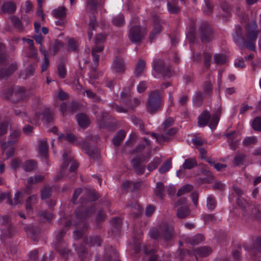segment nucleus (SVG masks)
I'll return each instance as SVG.
<instances>
[{"label": "nucleus", "mask_w": 261, "mask_h": 261, "mask_svg": "<svg viewBox=\"0 0 261 261\" xmlns=\"http://www.w3.org/2000/svg\"><path fill=\"white\" fill-rule=\"evenodd\" d=\"M95 209L94 205L90 207L79 206L74 212L76 219L79 221V223L73 222L72 223L71 220H67L66 218H62L59 220V223L60 225H64L66 227H69L72 224L77 228L81 226L80 229H76L73 232L74 239L79 240L84 236L89 226V224L84 221V220L90 217L95 211Z\"/></svg>", "instance_id": "f257e3e1"}, {"label": "nucleus", "mask_w": 261, "mask_h": 261, "mask_svg": "<svg viewBox=\"0 0 261 261\" xmlns=\"http://www.w3.org/2000/svg\"><path fill=\"white\" fill-rule=\"evenodd\" d=\"M150 238L155 240L161 239L165 241L171 240L174 237V228L172 224L163 221L159 225V229L153 227L149 231Z\"/></svg>", "instance_id": "f03ea898"}, {"label": "nucleus", "mask_w": 261, "mask_h": 261, "mask_svg": "<svg viewBox=\"0 0 261 261\" xmlns=\"http://www.w3.org/2000/svg\"><path fill=\"white\" fill-rule=\"evenodd\" d=\"M5 46L0 43V66L7 65L9 62L5 55ZM17 65L16 63H12L6 69L0 68V79H7L14 73L17 69Z\"/></svg>", "instance_id": "7ed1b4c3"}, {"label": "nucleus", "mask_w": 261, "mask_h": 261, "mask_svg": "<svg viewBox=\"0 0 261 261\" xmlns=\"http://www.w3.org/2000/svg\"><path fill=\"white\" fill-rule=\"evenodd\" d=\"M66 232V230L65 228H62L57 232L56 236V248L62 257L67 259L70 253V250L67 249L66 242L63 240Z\"/></svg>", "instance_id": "20e7f679"}, {"label": "nucleus", "mask_w": 261, "mask_h": 261, "mask_svg": "<svg viewBox=\"0 0 261 261\" xmlns=\"http://www.w3.org/2000/svg\"><path fill=\"white\" fill-rule=\"evenodd\" d=\"M163 101L162 97L158 91L152 92L147 101V111L150 114L156 112L160 109Z\"/></svg>", "instance_id": "39448f33"}, {"label": "nucleus", "mask_w": 261, "mask_h": 261, "mask_svg": "<svg viewBox=\"0 0 261 261\" xmlns=\"http://www.w3.org/2000/svg\"><path fill=\"white\" fill-rule=\"evenodd\" d=\"M152 68L158 74L164 77H170L172 75L171 67L170 65H166L164 61L161 59L155 58L152 62Z\"/></svg>", "instance_id": "423d86ee"}, {"label": "nucleus", "mask_w": 261, "mask_h": 261, "mask_svg": "<svg viewBox=\"0 0 261 261\" xmlns=\"http://www.w3.org/2000/svg\"><path fill=\"white\" fill-rule=\"evenodd\" d=\"M146 34L145 29L142 28L139 25H134L129 29L128 35L132 42L140 43Z\"/></svg>", "instance_id": "0eeeda50"}, {"label": "nucleus", "mask_w": 261, "mask_h": 261, "mask_svg": "<svg viewBox=\"0 0 261 261\" xmlns=\"http://www.w3.org/2000/svg\"><path fill=\"white\" fill-rule=\"evenodd\" d=\"M199 36L201 42L206 43L212 41L213 38V32L207 22L202 23L199 29Z\"/></svg>", "instance_id": "6e6552de"}, {"label": "nucleus", "mask_w": 261, "mask_h": 261, "mask_svg": "<svg viewBox=\"0 0 261 261\" xmlns=\"http://www.w3.org/2000/svg\"><path fill=\"white\" fill-rule=\"evenodd\" d=\"M147 158V155L140 154L137 155L131 161L133 167L138 174H143L145 172V165L142 164L145 162Z\"/></svg>", "instance_id": "1a4fd4ad"}, {"label": "nucleus", "mask_w": 261, "mask_h": 261, "mask_svg": "<svg viewBox=\"0 0 261 261\" xmlns=\"http://www.w3.org/2000/svg\"><path fill=\"white\" fill-rule=\"evenodd\" d=\"M78 144L82 147L85 153L88 154L90 158L94 160H98L99 156V152L97 149L94 148L91 144L86 141L79 142Z\"/></svg>", "instance_id": "9d476101"}, {"label": "nucleus", "mask_w": 261, "mask_h": 261, "mask_svg": "<svg viewBox=\"0 0 261 261\" xmlns=\"http://www.w3.org/2000/svg\"><path fill=\"white\" fill-rule=\"evenodd\" d=\"M153 29L149 35V40L152 42L156 35L160 33L162 29V24L163 20H162L159 16L153 15Z\"/></svg>", "instance_id": "9b49d317"}, {"label": "nucleus", "mask_w": 261, "mask_h": 261, "mask_svg": "<svg viewBox=\"0 0 261 261\" xmlns=\"http://www.w3.org/2000/svg\"><path fill=\"white\" fill-rule=\"evenodd\" d=\"M257 37V32L253 30H249L247 33V41H244L245 47L251 50L255 49V42Z\"/></svg>", "instance_id": "f8f14e48"}, {"label": "nucleus", "mask_w": 261, "mask_h": 261, "mask_svg": "<svg viewBox=\"0 0 261 261\" xmlns=\"http://www.w3.org/2000/svg\"><path fill=\"white\" fill-rule=\"evenodd\" d=\"M20 132L19 130H15L10 135L9 140L7 142L2 143L1 142V148L4 152V150L9 146L14 144L17 141V138L20 136Z\"/></svg>", "instance_id": "ddd939ff"}, {"label": "nucleus", "mask_w": 261, "mask_h": 261, "mask_svg": "<svg viewBox=\"0 0 261 261\" xmlns=\"http://www.w3.org/2000/svg\"><path fill=\"white\" fill-rule=\"evenodd\" d=\"M112 68L116 73H124L125 70V65L124 60L121 58L116 57L113 61Z\"/></svg>", "instance_id": "4468645a"}, {"label": "nucleus", "mask_w": 261, "mask_h": 261, "mask_svg": "<svg viewBox=\"0 0 261 261\" xmlns=\"http://www.w3.org/2000/svg\"><path fill=\"white\" fill-rule=\"evenodd\" d=\"M103 49V46L101 44H95L92 49V55L93 56V61L94 65L91 67L93 71L96 70L99 62V55L98 53L101 52Z\"/></svg>", "instance_id": "2eb2a0df"}, {"label": "nucleus", "mask_w": 261, "mask_h": 261, "mask_svg": "<svg viewBox=\"0 0 261 261\" xmlns=\"http://www.w3.org/2000/svg\"><path fill=\"white\" fill-rule=\"evenodd\" d=\"M30 95L29 90L26 89L24 87H17L14 90V96L16 100H24Z\"/></svg>", "instance_id": "dca6fc26"}, {"label": "nucleus", "mask_w": 261, "mask_h": 261, "mask_svg": "<svg viewBox=\"0 0 261 261\" xmlns=\"http://www.w3.org/2000/svg\"><path fill=\"white\" fill-rule=\"evenodd\" d=\"M211 118V115L208 111L204 110L198 118V124L200 127H203L207 125Z\"/></svg>", "instance_id": "f3484780"}, {"label": "nucleus", "mask_w": 261, "mask_h": 261, "mask_svg": "<svg viewBox=\"0 0 261 261\" xmlns=\"http://www.w3.org/2000/svg\"><path fill=\"white\" fill-rule=\"evenodd\" d=\"M84 241L90 246H100L102 243V240L99 236L93 235L84 238Z\"/></svg>", "instance_id": "a211bd4d"}, {"label": "nucleus", "mask_w": 261, "mask_h": 261, "mask_svg": "<svg viewBox=\"0 0 261 261\" xmlns=\"http://www.w3.org/2000/svg\"><path fill=\"white\" fill-rule=\"evenodd\" d=\"M205 98H206V97L204 96L201 91H198L196 92L192 97L193 105L196 108L200 107L202 105Z\"/></svg>", "instance_id": "6ab92c4d"}, {"label": "nucleus", "mask_w": 261, "mask_h": 261, "mask_svg": "<svg viewBox=\"0 0 261 261\" xmlns=\"http://www.w3.org/2000/svg\"><path fill=\"white\" fill-rule=\"evenodd\" d=\"M1 236L6 238L12 237L15 233V229L11 223L6 226L0 227Z\"/></svg>", "instance_id": "aec40b11"}, {"label": "nucleus", "mask_w": 261, "mask_h": 261, "mask_svg": "<svg viewBox=\"0 0 261 261\" xmlns=\"http://www.w3.org/2000/svg\"><path fill=\"white\" fill-rule=\"evenodd\" d=\"M9 19L11 20L14 28L18 32H21L24 31V28L22 22L18 17L16 15H13L10 16Z\"/></svg>", "instance_id": "412c9836"}, {"label": "nucleus", "mask_w": 261, "mask_h": 261, "mask_svg": "<svg viewBox=\"0 0 261 261\" xmlns=\"http://www.w3.org/2000/svg\"><path fill=\"white\" fill-rule=\"evenodd\" d=\"M221 114V111L220 109H218L216 111V113L213 114L210 118L208 126L212 129H214L216 127L219 122Z\"/></svg>", "instance_id": "4be33fe9"}, {"label": "nucleus", "mask_w": 261, "mask_h": 261, "mask_svg": "<svg viewBox=\"0 0 261 261\" xmlns=\"http://www.w3.org/2000/svg\"><path fill=\"white\" fill-rule=\"evenodd\" d=\"M191 213L190 210L187 205L180 206L177 210L176 216L179 219H182L188 217Z\"/></svg>", "instance_id": "5701e85b"}, {"label": "nucleus", "mask_w": 261, "mask_h": 261, "mask_svg": "<svg viewBox=\"0 0 261 261\" xmlns=\"http://www.w3.org/2000/svg\"><path fill=\"white\" fill-rule=\"evenodd\" d=\"M38 146V152L39 154L44 158H47L48 153V146L46 140H40Z\"/></svg>", "instance_id": "b1692460"}, {"label": "nucleus", "mask_w": 261, "mask_h": 261, "mask_svg": "<svg viewBox=\"0 0 261 261\" xmlns=\"http://www.w3.org/2000/svg\"><path fill=\"white\" fill-rule=\"evenodd\" d=\"M107 261H120L119 258V253L117 250L111 247L106 253Z\"/></svg>", "instance_id": "393cba45"}, {"label": "nucleus", "mask_w": 261, "mask_h": 261, "mask_svg": "<svg viewBox=\"0 0 261 261\" xmlns=\"http://www.w3.org/2000/svg\"><path fill=\"white\" fill-rule=\"evenodd\" d=\"M178 0H168L167 7L170 13L176 14L179 11L180 8L178 6Z\"/></svg>", "instance_id": "a878e982"}, {"label": "nucleus", "mask_w": 261, "mask_h": 261, "mask_svg": "<svg viewBox=\"0 0 261 261\" xmlns=\"http://www.w3.org/2000/svg\"><path fill=\"white\" fill-rule=\"evenodd\" d=\"M1 9L4 13L11 14L15 11L16 7L13 2H9L4 4L1 7Z\"/></svg>", "instance_id": "bb28decb"}, {"label": "nucleus", "mask_w": 261, "mask_h": 261, "mask_svg": "<svg viewBox=\"0 0 261 261\" xmlns=\"http://www.w3.org/2000/svg\"><path fill=\"white\" fill-rule=\"evenodd\" d=\"M165 190V186L162 182H158L156 185V188L154 193L155 195L161 199H163L165 195L164 191Z\"/></svg>", "instance_id": "cd10ccee"}, {"label": "nucleus", "mask_w": 261, "mask_h": 261, "mask_svg": "<svg viewBox=\"0 0 261 261\" xmlns=\"http://www.w3.org/2000/svg\"><path fill=\"white\" fill-rule=\"evenodd\" d=\"M126 136V133L124 130H120L118 131L113 139V143L116 146H118L120 145L121 142L123 140Z\"/></svg>", "instance_id": "c85d7f7f"}, {"label": "nucleus", "mask_w": 261, "mask_h": 261, "mask_svg": "<svg viewBox=\"0 0 261 261\" xmlns=\"http://www.w3.org/2000/svg\"><path fill=\"white\" fill-rule=\"evenodd\" d=\"M202 89L203 90V94L206 97H210L211 96L213 91V85L210 81H205L202 85Z\"/></svg>", "instance_id": "c756f323"}, {"label": "nucleus", "mask_w": 261, "mask_h": 261, "mask_svg": "<svg viewBox=\"0 0 261 261\" xmlns=\"http://www.w3.org/2000/svg\"><path fill=\"white\" fill-rule=\"evenodd\" d=\"M144 142L140 143L136 148L133 151V153H142L144 152L145 150L147 147L150 145L149 141L146 138H143Z\"/></svg>", "instance_id": "7c9ffc66"}, {"label": "nucleus", "mask_w": 261, "mask_h": 261, "mask_svg": "<svg viewBox=\"0 0 261 261\" xmlns=\"http://www.w3.org/2000/svg\"><path fill=\"white\" fill-rule=\"evenodd\" d=\"M146 66V63L144 60L140 59L138 60L136 67L134 73L137 76H140L143 73Z\"/></svg>", "instance_id": "2f4dec72"}, {"label": "nucleus", "mask_w": 261, "mask_h": 261, "mask_svg": "<svg viewBox=\"0 0 261 261\" xmlns=\"http://www.w3.org/2000/svg\"><path fill=\"white\" fill-rule=\"evenodd\" d=\"M37 196L33 195L29 197L26 201L25 208L28 213L32 211V206L37 203Z\"/></svg>", "instance_id": "473e14b6"}, {"label": "nucleus", "mask_w": 261, "mask_h": 261, "mask_svg": "<svg viewBox=\"0 0 261 261\" xmlns=\"http://www.w3.org/2000/svg\"><path fill=\"white\" fill-rule=\"evenodd\" d=\"M78 124L82 127H86L89 125V120L87 116L84 114H79L76 115Z\"/></svg>", "instance_id": "72a5a7b5"}, {"label": "nucleus", "mask_w": 261, "mask_h": 261, "mask_svg": "<svg viewBox=\"0 0 261 261\" xmlns=\"http://www.w3.org/2000/svg\"><path fill=\"white\" fill-rule=\"evenodd\" d=\"M127 208L132 212V216L137 217L140 213L141 210V206L137 202H132L127 205Z\"/></svg>", "instance_id": "f704fd0d"}, {"label": "nucleus", "mask_w": 261, "mask_h": 261, "mask_svg": "<svg viewBox=\"0 0 261 261\" xmlns=\"http://www.w3.org/2000/svg\"><path fill=\"white\" fill-rule=\"evenodd\" d=\"M247 157V155L243 153H237L234 157V165L237 166L244 165Z\"/></svg>", "instance_id": "c9c22d12"}, {"label": "nucleus", "mask_w": 261, "mask_h": 261, "mask_svg": "<svg viewBox=\"0 0 261 261\" xmlns=\"http://www.w3.org/2000/svg\"><path fill=\"white\" fill-rule=\"evenodd\" d=\"M158 250L156 249H148L146 247H144L143 249V252L146 254H152L149 258V261H160L161 259L158 255L153 254L157 252Z\"/></svg>", "instance_id": "e433bc0d"}, {"label": "nucleus", "mask_w": 261, "mask_h": 261, "mask_svg": "<svg viewBox=\"0 0 261 261\" xmlns=\"http://www.w3.org/2000/svg\"><path fill=\"white\" fill-rule=\"evenodd\" d=\"M44 179V176L40 175H35L29 178L27 182V188L30 189L32 185L40 182Z\"/></svg>", "instance_id": "4c0bfd02"}, {"label": "nucleus", "mask_w": 261, "mask_h": 261, "mask_svg": "<svg viewBox=\"0 0 261 261\" xmlns=\"http://www.w3.org/2000/svg\"><path fill=\"white\" fill-rule=\"evenodd\" d=\"M36 166V163L33 160H27L24 162L22 165V167L26 172H30L33 170Z\"/></svg>", "instance_id": "58836bf2"}, {"label": "nucleus", "mask_w": 261, "mask_h": 261, "mask_svg": "<svg viewBox=\"0 0 261 261\" xmlns=\"http://www.w3.org/2000/svg\"><path fill=\"white\" fill-rule=\"evenodd\" d=\"M42 119L45 121L46 123H50L54 120L53 113L49 109H45L42 112Z\"/></svg>", "instance_id": "ea45409f"}, {"label": "nucleus", "mask_w": 261, "mask_h": 261, "mask_svg": "<svg viewBox=\"0 0 261 261\" xmlns=\"http://www.w3.org/2000/svg\"><path fill=\"white\" fill-rule=\"evenodd\" d=\"M197 163L195 159L189 158L185 160L182 164V167L184 169H191L192 168L197 166Z\"/></svg>", "instance_id": "a19ab883"}, {"label": "nucleus", "mask_w": 261, "mask_h": 261, "mask_svg": "<svg viewBox=\"0 0 261 261\" xmlns=\"http://www.w3.org/2000/svg\"><path fill=\"white\" fill-rule=\"evenodd\" d=\"M79 42L75 40L70 38L68 41L67 49L69 51H77L79 48Z\"/></svg>", "instance_id": "79ce46f5"}, {"label": "nucleus", "mask_w": 261, "mask_h": 261, "mask_svg": "<svg viewBox=\"0 0 261 261\" xmlns=\"http://www.w3.org/2000/svg\"><path fill=\"white\" fill-rule=\"evenodd\" d=\"M73 246H75V250L79 254V256L82 260H83L86 257L88 252L87 248L82 245L80 246H75V245L73 244Z\"/></svg>", "instance_id": "37998d69"}, {"label": "nucleus", "mask_w": 261, "mask_h": 261, "mask_svg": "<svg viewBox=\"0 0 261 261\" xmlns=\"http://www.w3.org/2000/svg\"><path fill=\"white\" fill-rule=\"evenodd\" d=\"M211 252L212 250L208 247H202L196 250L197 254L201 257H205L208 255Z\"/></svg>", "instance_id": "c03bdc74"}, {"label": "nucleus", "mask_w": 261, "mask_h": 261, "mask_svg": "<svg viewBox=\"0 0 261 261\" xmlns=\"http://www.w3.org/2000/svg\"><path fill=\"white\" fill-rule=\"evenodd\" d=\"M162 162V160L157 156H155L153 158V160L152 162H151L147 167V169L149 171H151L154 169H155L158 166L161 164Z\"/></svg>", "instance_id": "a18cd8bd"}, {"label": "nucleus", "mask_w": 261, "mask_h": 261, "mask_svg": "<svg viewBox=\"0 0 261 261\" xmlns=\"http://www.w3.org/2000/svg\"><path fill=\"white\" fill-rule=\"evenodd\" d=\"M214 61L218 65L224 64L227 61V57L223 54H216L214 57Z\"/></svg>", "instance_id": "49530a36"}, {"label": "nucleus", "mask_w": 261, "mask_h": 261, "mask_svg": "<svg viewBox=\"0 0 261 261\" xmlns=\"http://www.w3.org/2000/svg\"><path fill=\"white\" fill-rule=\"evenodd\" d=\"M66 10L64 7H59L58 9L54 10V16L60 19H64L66 16Z\"/></svg>", "instance_id": "de8ad7c7"}, {"label": "nucleus", "mask_w": 261, "mask_h": 261, "mask_svg": "<svg viewBox=\"0 0 261 261\" xmlns=\"http://www.w3.org/2000/svg\"><path fill=\"white\" fill-rule=\"evenodd\" d=\"M204 240V236L201 234H197L189 239V243L192 245H196L202 242Z\"/></svg>", "instance_id": "09e8293b"}, {"label": "nucleus", "mask_w": 261, "mask_h": 261, "mask_svg": "<svg viewBox=\"0 0 261 261\" xmlns=\"http://www.w3.org/2000/svg\"><path fill=\"white\" fill-rule=\"evenodd\" d=\"M193 187L190 185H186L181 187L177 193V196L178 197L181 196L186 193H188L192 191Z\"/></svg>", "instance_id": "8fccbe9b"}, {"label": "nucleus", "mask_w": 261, "mask_h": 261, "mask_svg": "<svg viewBox=\"0 0 261 261\" xmlns=\"http://www.w3.org/2000/svg\"><path fill=\"white\" fill-rule=\"evenodd\" d=\"M85 92L88 98L92 99L93 102H99L101 101V98L93 92L91 90H86Z\"/></svg>", "instance_id": "3c124183"}, {"label": "nucleus", "mask_w": 261, "mask_h": 261, "mask_svg": "<svg viewBox=\"0 0 261 261\" xmlns=\"http://www.w3.org/2000/svg\"><path fill=\"white\" fill-rule=\"evenodd\" d=\"M25 231L28 233V236L32 239L36 241V235L37 233V228L34 229L32 226H28L24 228Z\"/></svg>", "instance_id": "603ef678"}, {"label": "nucleus", "mask_w": 261, "mask_h": 261, "mask_svg": "<svg viewBox=\"0 0 261 261\" xmlns=\"http://www.w3.org/2000/svg\"><path fill=\"white\" fill-rule=\"evenodd\" d=\"M216 201L213 196L210 195L207 197L206 206L208 209L211 211L213 210L216 206Z\"/></svg>", "instance_id": "864d4df0"}, {"label": "nucleus", "mask_w": 261, "mask_h": 261, "mask_svg": "<svg viewBox=\"0 0 261 261\" xmlns=\"http://www.w3.org/2000/svg\"><path fill=\"white\" fill-rule=\"evenodd\" d=\"M205 6L203 7V11L205 15H210L213 11V6L209 0H204Z\"/></svg>", "instance_id": "5fc2aeb1"}, {"label": "nucleus", "mask_w": 261, "mask_h": 261, "mask_svg": "<svg viewBox=\"0 0 261 261\" xmlns=\"http://www.w3.org/2000/svg\"><path fill=\"white\" fill-rule=\"evenodd\" d=\"M58 74L61 79H64L66 75V70L63 63H60L57 67Z\"/></svg>", "instance_id": "6e6d98bb"}, {"label": "nucleus", "mask_w": 261, "mask_h": 261, "mask_svg": "<svg viewBox=\"0 0 261 261\" xmlns=\"http://www.w3.org/2000/svg\"><path fill=\"white\" fill-rule=\"evenodd\" d=\"M9 125V123L7 120H4L0 122V136L7 133Z\"/></svg>", "instance_id": "4d7b16f0"}, {"label": "nucleus", "mask_w": 261, "mask_h": 261, "mask_svg": "<svg viewBox=\"0 0 261 261\" xmlns=\"http://www.w3.org/2000/svg\"><path fill=\"white\" fill-rule=\"evenodd\" d=\"M140 100L137 98H134L132 100L129 99L127 100L125 102V105L129 108V109H134L136 107L140 104Z\"/></svg>", "instance_id": "13d9d810"}, {"label": "nucleus", "mask_w": 261, "mask_h": 261, "mask_svg": "<svg viewBox=\"0 0 261 261\" xmlns=\"http://www.w3.org/2000/svg\"><path fill=\"white\" fill-rule=\"evenodd\" d=\"M256 142L257 138L254 136L246 137L243 140V144L246 146L255 144Z\"/></svg>", "instance_id": "bf43d9fd"}, {"label": "nucleus", "mask_w": 261, "mask_h": 261, "mask_svg": "<svg viewBox=\"0 0 261 261\" xmlns=\"http://www.w3.org/2000/svg\"><path fill=\"white\" fill-rule=\"evenodd\" d=\"M112 22L113 24L116 26H121L124 22V16L122 15L117 16L113 19Z\"/></svg>", "instance_id": "052dcab7"}, {"label": "nucleus", "mask_w": 261, "mask_h": 261, "mask_svg": "<svg viewBox=\"0 0 261 261\" xmlns=\"http://www.w3.org/2000/svg\"><path fill=\"white\" fill-rule=\"evenodd\" d=\"M252 126L254 130L261 131V117H256L252 122Z\"/></svg>", "instance_id": "680f3d73"}, {"label": "nucleus", "mask_w": 261, "mask_h": 261, "mask_svg": "<svg viewBox=\"0 0 261 261\" xmlns=\"http://www.w3.org/2000/svg\"><path fill=\"white\" fill-rule=\"evenodd\" d=\"M171 167V162L170 160H167L166 162L160 167L159 172L160 173H164L168 171Z\"/></svg>", "instance_id": "e2e57ef3"}, {"label": "nucleus", "mask_w": 261, "mask_h": 261, "mask_svg": "<svg viewBox=\"0 0 261 261\" xmlns=\"http://www.w3.org/2000/svg\"><path fill=\"white\" fill-rule=\"evenodd\" d=\"M51 191L52 190L50 188L44 187L41 192V199L43 200L50 197L51 194Z\"/></svg>", "instance_id": "0e129e2a"}, {"label": "nucleus", "mask_w": 261, "mask_h": 261, "mask_svg": "<svg viewBox=\"0 0 261 261\" xmlns=\"http://www.w3.org/2000/svg\"><path fill=\"white\" fill-rule=\"evenodd\" d=\"M64 46V43L59 40H56L53 45V55H55Z\"/></svg>", "instance_id": "69168bd1"}, {"label": "nucleus", "mask_w": 261, "mask_h": 261, "mask_svg": "<svg viewBox=\"0 0 261 261\" xmlns=\"http://www.w3.org/2000/svg\"><path fill=\"white\" fill-rule=\"evenodd\" d=\"M36 67V64H31L27 66L25 69V74L27 77L31 76L34 74Z\"/></svg>", "instance_id": "338daca9"}, {"label": "nucleus", "mask_w": 261, "mask_h": 261, "mask_svg": "<svg viewBox=\"0 0 261 261\" xmlns=\"http://www.w3.org/2000/svg\"><path fill=\"white\" fill-rule=\"evenodd\" d=\"M132 122L136 125L138 126L141 129L143 128L144 124L142 121L135 115L130 117Z\"/></svg>", "instance_id": "774afa93"}]
</instances>
